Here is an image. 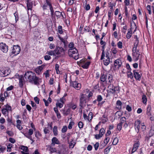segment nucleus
Listing matches in <instances>:
<instances>
[{
	"label": "nucleus",
	"mask_w": 154,
	"mask_h": 154,
	"mask_svg": "<svg viewBox=\"0 0 154 154\" xmlns=\"http://www.w3.org/2000/svg\"><path fill=\"white\" fill-rule=\"evenodd\" d=\"M95 138L96 139H100V138L102 137L101 135H100L99 134H97L95 135Z\"/></svg>",
	"instance_id": "4d7b16f0"
},
{
	"label": "nucleus",
	"mask_w": 154,
	"mask_h": 154,
	"mask_svg": "<svg viewBox=\"0 0 154 154\" xmlns=\"http://www.w3.org/2000/svg\"><path fill=\"white\" fill-rule=\"evenodd\" d=\"M57 127L56 126H54L53 128V132L54 136H57Z\"/></svg>",
	"instance_id": "a878e982"
},
{
	"label": "nucleus",
	"mask_w": 154,
	"mask_h": 154,
	"mask_svg": "<svg viewBox=\"0 0 154 154\" xmlns=\"http://www.w3.org/2000/svg\"><path fill=\"white\" fill-rule=\"evenodd\" d=\"M55 14L58 18L60 17L61 16L63 17L62 13H61L59 11H56L55 12Z\"/></svg>",
	"instance_id": "cd10ccee"
},
{
	"label": "nucleus",
	"mask_w": 154,
	"mask_h": 154,
	"mask_svg": "<svg viewBox=\"0 0 154 154\" xmlns=\"http://www.w3.org/2000/svg\"><path fill=\"white\" fill-rule=\"evenodd\" d=\"M126 119L125 117H122L121 119V122L120 123L122 125L124 122L126 121Z\"/></svg>",
	"instance_id": "37998d69"
},
{
	"label": "nucleus",
	"mask_w": 154,
	"mask_h": 154,
	"mask_svg": "<svg viewBox=\"0 0 154 154\" xmlns=\"http://www.w3.org/2000/svg\"><path fill=\"white\" fill-rule=\"evenodd\" d=\"M78 125L79 128L80 129H81L83 128L84 126V124L82 122L80 121L78 123Z\"/></svg>",
	"instance_id": "58836bf2"
},
{
	"label": "nucleus",
	"mask_w": 154,
	"mask_h": 154,
	"mask_svg": "<svg viewBox=\"0 0 154 154\" xmlns=\"http://www.w3.org/2000/svg\"><path fill=\"white\" fill-rule=\"evenodd\" d=\"M49 148V150L50 151V153L51 154L54 152L57 153V150L55 148H54L53 147H48Z\"/></svg>",
	"instance_id": "aec40b11"
},
{
	"label": "nucleus",
	"mask_w": 154,
	"mask_h": 154,
	"mask_svg": "<svg viewBox=\"0 0 154 154\" xmlns=\"http://www.w3.org/2000/svg\"><path fill=\"white\" fill-rule=\"evenodd\" d=\"M107 80L109 83L110 84L112 80V76L110 74L107 75Z\"/></svg>",
	"instance_id": "5701e85b"
},
{
	"label": "nucleus",
	"mask_w": 154,
	"mask_h": 154,
	"mask_svg": "<svg viewBox=\"0 0 154 154\" xmlns=\"http://www.w3.org/2000/svg\"><path fill=\"white\" fill-rule=\"evenodd\" d=\"M80 65L81 67L84 69H87L88 68L89 65L90 64V63L89 62H88L86 63H85L84 60H81L80 62Z\"/></svg>",
	"instance_id": "6e6552de"
},
{
	"label": "nucleus",
	"mask_w": 154,
	"mask_h": 154,
	"mask_svg": "<svg viewBox=\"0 0 154 154\" xmlns=\"http://www.w3.org/2000/svg\"><path fill=\"white\" fill-rule=\"evenodd\" d=\"M103 99L102 96L100 95H98L97 97V100L99 102H100Z\"/></svg>",
	"instance_id": "ea45409f"
},
{
	"label": "nucleus",
	"mask_w": 154,
	"mask_h": 154,
	"mask_svg": "<svg viewBox=\"0 0 154 154\" xmlns=\"http://www.w3.org/2000/svg\"><path fill=\"white\" fill-rule=\"evenodd\" d=\"M134 75L135 78L137 79L140 80V75L137 72H136L135 70L133 71Z\"/></svg>",
	"instance_id": "6ab92c4d"
},
{
	"label": "nucleus",
	"mask_w": 154,
	"mask_h": 154,
	"mask_svg": "<svg viewBox=\"0 0 154 154\" xmlns=\"http://www.w3.org/2000/svg\"><path fill=\"white\" fill-rule=\"evenodd\" d=\"M108 91L109 93L113 94L116 92V91H119V87L115 86L109 84V85L108 87Z\"/></svg>",
	"instance_id": "20e7f679"
},
{
	"label": "nucleus",
	"mask_w": 154,
	"mask_h": 154,
	"mask_svg": "<svg viewBox=\"0 0 154 154\" xmlns=\"http://www.w3.org/2000/svg\"><path fill=\"white\" fill-rule=\"evenodd\" d=\"M128 33L127 34L126 37L128 39H129L131 37L132 33L131 29L130 30H128Z\"/></svg>",
	"instance_id": "c756f323"
},
{
	"label": "nucleus",
	"mask_w": 154,
	"mask_h": 154,
	"mask_svg": "<svg viewBox=\"0 0 154 154\" xmlns=\"http://www.w3.org/2000/svg\"><path fill=\"white\" fill-rule=\"evenodd\" d=\"M59 149L57 151V153L59 154H65L66 151V148L63 145H59L58 146Z\"/></svg>",
	"instance_id": "9d476101"
},
{
	"label": "nucleus",
	"mask_w": 154,
	"mask_h": 154,
	"mask_svg": "<svg viewBox=\"0 0 154 154\" xmlns=\"http://www.w3.org/2000/svg\"><path fill=\"white\" fill-rule=\"evenodd\" d=\"M132 55L134 56V59L136 60H138L139 59L140 54L139 53V51H137L134 52L132 53Z\"/></svg>",
	"instance_id": "2eb2a0df"
},
{
	"label": "nucleus",
	"mask_w": 154,
	"mask_h": 154,
	"mask_svg": "<svg viewBox=\"0 0 154 154\" xmlns=\"http://www.w3.org/2000/svg\"><path fill=\"white\" fill-rule=\"evenodd\" d=\"M2 113L4 115L6 114L8 112V111L5 108H3L2 109Z\"/></svg>",
	"instance_id": "8fccbe9b"
},
{
	"label": "nucleus",
	"mask_w": 154,
	"mask_h": 154,
	"mask_svg": "<svg viewBox=\"0 0 154 154\" xmlns=\"http://www.w3.org/2000/svg\"><path fill=\"white\" fill-rule=\"evenodd\" d=\"M75 144L76 143L75 142H73V143H72L71 142L69 143V146L70 147H72V148H73L75 145Z\"/></svg>",
	"instance_id": "0e129e2a"
},
{
	"label": "nucleus",
	"mask_w": 154,
	"mask_h": 154,
	"mask_svg": "<svg viewBox=\"0 0 154 154\" xmlns=\"http://www.w3.org/2000/svg\"><path fill=\"white\" fill-rule=\"evenodd\" d=\"M24 76L26 79H28L30 82H33L35 85H38L40 84L39 81L40 80L38 77H37L33 72L29 71L26 72Z\"/></svg>",
	"instance_id": "f257e3e1"
},
{
	"label": "nucleus",
	"mask_w": 154,
	"mask_h": 154,
	"mask_svg": "<svg viewBox=\"0 0 154 154\" xmlns=\"http://www.w3.org/2000/svg\"><path fill=\"white\" fill-rule=\"evenodd\" d=\"M116 104L117 106V108L119 110L121 109L122 108V103L121 101L119 100L117 101Z\"/></svg>",
	"instance_id": "4be33fe9"
},
{
	"label": "nucleus",
	"mask_w": 154,
	"mask_h": 154,
	"mask_svg": "<svg viewBox=\"0 0 154 154\" xmlns=\"http://www.w3.org/2000/svg\"><path fill=\"white\" fill-rule=\"evenodd\" d=\"M99 146V143L98 142H96L94 145L95 149L97 150Z\"/></svg>",
	"instance_id": "5fc2aeb1"
},
{
	"label": "nucleus",
	"mask_w": 154,
	"mask_h": 154,
	"mask_svg": "<svg viewBox=\"0 0 154 154\" xmlns=\"http://www.w3.org/2000/svg\"><path fill=\"white\" fill-rule=\"evenodd\" d=\"M52 142L56 144H60V142L58 139L55 137H53L51 140Z\"/></svg>",
	"instance_id": "b1692460"
},
{
	"label": "nucleus",
	"mask_w": 154,
	"mask_h": 154,
	"mask_svg": "<svg viewBox=\"0 0 154 154\" xmlns=\"http://www.w3.org/2000/svg\"><path fill=\"white\" fill-rule=\"evenodd\" d=\"M27 6L28 10H31L32 8V2L30 0H28L27 1Z\"/></svg>",
	"instance_id": "a211bd4d"
},
{
	"label": "nucleus",
	"mask_w": 154,
	"mask_h": 154,
	"mask_svg": "<svg viewBox=\"0 0 154 154\" xmlns=\"http://www.w3.org/2000/svg\"><path fill=\"white\" fill-rule=\"evenodd\" d=\"M0 50H1L3 52L6 53L8 51V46L5 43H0Z\"/></svg>",
	"instance_id": "0eeeda50"
},
{
	"label": "nucleus",
	"mask_w": 154,
	"mask_h": 154,
	"mask_svg": "<svg viewBox=\"0 0 154 154\" xmlns=\"http://www.w3.org/2000/svg\"><path fill=\"white\" fill-rule=\"evenodd\" d=\"M122 128V125L119 123L118 124L117 126V130L119 131H120L121 130Z\"/></svg>",
	"instance_id": "a18cd8bd"
},
{
	"label": "nucleus",
	"mask_w": 154,
	"mask_h": 154,
	"mask_svg": "<svg viewBox=\"0 0 154 154\" xmlns=\"http://www.w3.org/2000/svg\"><path fill=\"white\" fill-rule=\"evenodd\" d=\"M68 46L70 49H74L75 48L74 47V44L73 42H70Z\"/></svg>",
	"instance_id": "72a5a7b5"
},
{
	"label": "nucleus",
	"mask_w": 154,
	"mask_h": 154,
	"mask_svg": "<svg viewBox=\"0 0 154 154\" xmlns=\"http://www.w3.org/2000/svg\"><path fill=\"white\" fill-rule=\"evenodd\" d=\"M5 106V108L8 111V110H11V107L8 104H7Z\"/></svg>",
	"instance_id": "de8ad7c7"
},
{
	"label": "nucleus",
	"mask_w": 154,
	"mask_h": 154,
	"mask_svg": "<svg viewBox=\"0 0 154 154\" xmlns=\"http://www.w3.org/2000/svg\"><path fill=\"white\" fill-rule=\"evenodd\" d=\"M118 141H119V140H118V138H117V137H115L114 139L113 140V141L112 143L113 145H116L118 142Z\"/></svg>",
	"instance_id": "4c0bfd02"
},
{
	"label": "nucleus",
	"mask_w": 154,
	"mask_h": 154,
	"mask_svg": "<svg viewBox=\"0 0 154 154\" xmlns=\"http://www.w3.org/2000/svg\"><path fill=\"white\" fill-rule=\"evenodd\" d=\"M54 52L56 55H60V56H63L65 54V50L61 47L56 46L54 50Z\"/></svg>",
	"instance_id": "7ed1b4c3"
},
{
	"label": "nucleus",
	"mask_w": 154,
	"mask_h": 154,
	"mask_svg": "<svg viewBox=\"0 0 154 154\" xmlns=\"http://www.w3.org/2000/svg\"><path fill=\"white\" fill-rule=\"evenodd\" d=\"M106 76L107 75L101 73L100 77V81L103 82H105L106 79Z\"/></svg>",
	"instance_id": "412c9836"
},
{
	"label": "nucleus",
	"mask_w": 154,
	"mask_h": 154,
	"mask_svg": "<svg viewBox=\"0 0 154 154\" xmlns=\"http://www.w3.org/2000/svg\"><path fill=\"white\" fill-rule=\"evenodd\" d=\"M67 129V126H64L61 130V131L63 133H65Z\"/></svg>",
	"instance_id": "a19ab883"
},
{
	"label": "nucleus",
	"mask_w": 154,
	"mask_h": 154,
	"mask_svg": "<svg viewBox=\"0 0 154 154\" xmlns=\"http://www.w3.org/2000/svg\"><path fill=\"white\" fill-rule=\"evenodd\" d=\"M20 149L26 152L28 151V148L26 146H21Z\"/></svg>",
	"instance_id": "2f4dec72"
},
{
	"label": "nucleus",
	"mask_w": 154,
	"mask_h": 154,
	"mask_svg": "<svg viewBox=\"0 0 154 154\" xmlns=\"http://www.w3.org/2000/svg\"><path fill=\"white\" fill-rule=\"evenodd\" d=\"M105 130L103 128H101L99 131V134L101 135L102 136H103V135L105 133Z\"/></svg>",
	"instance_id": "473e14b6"
},
{
	"label": "nucleus",
	"mask_w": 154,
	"mask_h": 154,
	"mask_svg": "<svg viewBox=\"0 0 154 154\" xmlns=\"http://www.w3.org/2000/svg\"><path fill=\"white\" fill-rule=\"evenodd\" d=\"M6 133L9 136L12 137L14 135V133L13 132L9 131H7Z\"/></svg>",
	"instance_id": "c9c22d12"
},
{
	"label": "nucleus",
	"mask_w": 154,
	"mask_h": 154,
	"mask_svg": "<svg viewBox=\"0 0 154 154\" xmlns=\"http://www.w3.org/2000/svg\"><path fill=\"white\" fill-rule=\"evenodd\" d=\"M110 148H111L109 147H108L104 149V152H105V154H107L108 153L109 151Z\"/></svg>",
	"instance_id": "c03bdc74"
},
{
	"label": "nucleus",
	"mask_w": 154,
	"mask_h": 154,
	"mask_svg": "<svg viewBox=\"0 0 154 154\" xmlns=\"http://www.w3.org/2000/svg\"><path fill=\"white\" fill-rule=\"evenodd\" d=\"M56 105L57 107H59L60 108H61L63 106V104L60 103H56Z\"/></svg>",
	"instance_id": "680f3d73"
},
{
	"label": "nucleus",
	"mask_w": 154,
	"mask_h": 154,
	"mask_svg": "<svg viewBox=\"0 0 154 154\" xmlns=\"http://www.w3.org/2000/svg\"><path fill=\"white\" fill-rule=\"evenodd\" d=\"M70 111V110L69 109H67L66 111H64L63 112V114L64 115L67 116L69 114Z\"/></svg>",
	"instance_id": "f704fd0d"
},
{
	"label": "nucleus",
	"mask_w": 154,
	"mask_h": 154,
	"mask_svg": "<svg viewBox=\"0 0 154 154\" xmlns=\"http://www.w3.org/2000/svg\"><path fill=\"white\" fill-rule=\"evenodd\" d=\"M9 141L12 143H15L16 142L15 140L14 139L11 137L9 138Z\"/></svg>",
	"instance_id": "bf43d9fd"
},
{
	"label": "nucleus",
	"mask_w": 154,
	"mask_h": 154,
	"mask_svg": "<svg viewBox=\"0 0 154 154\" xmlns=\"http://www.w3.org/2000/svg\"><path fill=\"white\" fill-rule=\"evenodd\" d=\"M71 106L72 109L73 110H75L77 107V106L75 104H71Z\"/></svg>",
	"instance_id": "338daca9"
},
{
	"label": "nucleus",
	"mask_w": 154,
	"mask_h": 154,
	"mask_svg": "<svg viewBox=\"0 0 154 154\" xmlns=\"http://www.w3.org/2000/svg\"><path fill=\"white\" fill-rule=\"evenodd\" d=\"M105 51L102 52L100 58V60H102L105 57Z\"/></svg>",
	"instance_id": "13d9d810"
},
{
	"label": "nucleus",
	"mask_w": 154,
	"mask_h": 154,
	"mask_svg": "<svg viewBox=\"0 0 154 154\" xmlns=\"http://www.w3.org/2000/svg\"><path fill=\"white\" fill-rule=\"evenodd\" d=\"M74 124V122H70L68 126V128L69 129H72V125H73Z\"/></svg>",
	"instance_id": "79ce46f5"
},
{
	"label": "nucleus",
	"mask_w": 154,
	"mask_h": 154,
	"mask_svg": "<svg viewBox=\"0 0 154 154\" xmlns=\"http://www.w3.org/2000/svg\"><path fill=\"white\" fill-rule=\"evenodd\" d=\"M46 54H48V55H50L51 56H52V55L56 56V54L54 52V50L53 51H48L46 52Z\"/></svg>",
	"instance_id": "c85d7f7f"
},
{
	"label": "nucleus",
	"mask_w": 154,
	"mask_h": 154,
	"mask_svg": "<svg viewBox=\"0 0 154 154\" xmlns=\"http://www.w3.org/2000/svg\"><path fill=\"white\" fill-rule=\"evenodd\" d=\"M74 49L75 50L72 51L73 49H69L68 50V53L69 56L70 57H73L72 54L77 53L78 52V50L76 48H75Z\"/></svg>",
	"instance_id": "f8f14e48"
},
{
	"label": "nucleus",
	"mask_w": 154,
	"mask_h": 154,
	"mask_svg": "<svg viewBox=\"0 0 154 154\" xmlns=\"http://www.w3.org/2000/svg\"><path fill=\"white\" fill-rule=\"evenodd\" d=\"M10 73V71L7 69L5 68L0 71V75L1 76L4 77L8 75Z\"/></svg>",
	"instance_id": "1a4fd4ad"
},
{
	"label": "nucleus",
	"mask_w": 154,
	"mask_h": 154,
	"mask_svg": "<svg viewBox=\"0 0 154 154\" xmlns=\"http://www.w3.org/2000/svg\"><path fill=\"white\" fill-rule=\"evenodd\" d=\"M103 63L105 66H107L110 62V59L109 57V58H107V59L105 60H104L103 61Z\"/></svg>",
	"instance_id": "bb28decb"
},
{
	"label": "nucleus",
	"mask_w": 154,
	"mask_h": 154,
	"mask_svg": "<svg viewBox=\"0 0 154 154\" xmlns=\"http://www.w3.org/2000/svg\"><path fill=\"white\" fill-rule=\"evenodd\" d=\"M87 96L85 94H82L80 96L79 98V106H80V109L83 108L85 106L86 102Z\"/></svg>",
	"instance_id": "f03ea898"
},
{
	"label": "nucleus",
	"mask_w": 154,
	"mask_h": 154,
	"mask_svg": "<svg viewBox=\"0 0 154 154\" xmlns=\"http://www.w3.org/2000/svg\"><path fill=\"white\" fill-rule=\"evenodd\" d=\"M146 9L148 11V13L149 14H151V7L150 5H148L146 7Z\"/></svg>",
	"instance_id": "3c124183"
},
{
	"label": "nucleus",
	"mask_w": 154,
	"mask_h": 154,
	"mask_svg": "<svg viewBox=\"0 0 154 154\" xmlns=\"http://www.w3.org/2000/svg\"><path fill=\"white\" fill-rule=\"evenodd\" d=\"M12 144L10 143H9L8 145L7 146V151H9V152H10L11 151V148L12 146Z\"/></svg>",
	"instance_id": "e433bc0d"
},
{
	"label": "nucleus",
	"mask_w": 154,
	"mask_h": 154,
	"mask_svg": "<svg viewBox=\"0 0 154 154\" xmlns=\"http://www.w3.org/2000/svg\"><path fill=\"white\" fill-rule=\"evenodd\" d=\"M112 51L114 54H116L117 52V50L116 48H112Z\"/></svg>",
	"instance_id": "774afa93"
},
{
	"label": "nucleus",
	"mask_w": 154,
	"mask_h": 154,
	"mask_svg": "<svg viewBox=\"0 0 154 154\" xmlns=\"http://www.w3.org/2000/svg\"><path fill=\"white\" fill-rule=\"evenodd\" d=\"M33 133V131L32 129L30 128L29 129V131L28 132V134L29 136H31L32 134Z\"/></svg>",
	"instance_id": "e2e57ef3"
},
{
	"label": "nucleus",
	"mask_w": 154,
	"mask_h": 154,
	"mask_svg": "<svg viewBox=\"0 0 154 154\" xmlns=\"http://www.w3.org/2000/svg\"><path fill=\"white\" fill-rule=\"evenodd\" d=\"M60 40L63 43L64 46V47L65 48H66L67 47V42L66 41V39L68 38V36L67 35L65 36L64 37V38L61 37L60 35L58 36Z\"/></svg>",
	"instance_id": "9b49d317"
},
{
	"label": "nucleus",
	"mask_w": 154,
	"mask_h": 154,
	"mask_svg": "<svg viewBox=\"0 0 154 154\" xmlns=\"http://www.w3.org/2000/svg\"><path fill=\"white\" fill-rule=\"evenodd\" d=\"M21 50L20 47L18 45H14L11 52V54L15 55L19 54Z\"/></svg>",
	"instance_id": "39448f33"
},
{
	"label": "nucleus",
	"mask_w": 154,
	"mask_h": 154,
	"mask_svg": "<svg viewBox=\"0 0 154 154\" xmlns=\"http://www.w3.org/2000/svg\"><path fill=\"white\" fill-rule=\"evenodd\" d=\"M93 116L92 113L91 112H90L88 114V119L89 121V119H90V120H91L93 118Z\"/></svg>",
	"instance_id": "09e8293b"
},
{
	"label": "nucleus",
	"mask_w": 154,
	"mask_h": 154,
	"mask_svg": "<svg viewBox=\"0 0 154 154\" xmlns=\"http://www.w3.org/2000/svg\"><path fill=\"white\" fill-rule=\"evenodd\" d=\"M57 29L58 32L60 34H62L63 33V31L62 29V27L61 26H59L57 27Z\"/></svg>",
	"instance_id": "7c9ffc66"
},
{
	"label": "nucleus",
	"mask_w": 154,
	"mask_h": 154,
	"mask_svg": "<svg viewBox=\"0 0 154 154\" xmlns=\"http://www.w3.org/2000/svg\"><path fill=\"white\" fill-rule=\"evenodd\" d=\"M124 3L126 6H128L130 4V0H125Z\"/></svg>",
	"instance_id": "69168bd1"
},
{
	"label": "nucleus",
	"mask_w": 154,
	"mask_h": 154,
	"mask_svg": "<svg viewBox=\"0 0 154 154\" xmlns=\"http://www.w3.org/2000/svg\"><path fill=\"white\" fill-rule=\"evenodd\" d=\"M141 123L140 121L138 120L136 121L134 123L135 128H136L138 130L140 129Z\"/></svg>",
	"instance_id": "f3484780"
},
{
	"label": "nucleus",
	"mask_w": 154,
	"mask_h": 154,
	"mask_svg": "<svg viewBox=\"0 0 154 154\" xmlns=\"http://www.w3.org/2000/svg\"><path fill=\"white\" fill-rule=\"evenodd\" d=\"M19 86L20 88H22L23 85V79L22 75H20L19 76Z\"/></svg>",
	"instance_id": "dca6fc26"
},
{
	"label": "nucleus",
	"mask_w": 154,
	"mask_h": 154,
	"mask_svg": "<svg viewBox=\"0 0 154 154\" xmlns=\"http://www.w3.org/2000/svg\"><path fill=\"white\" fill-rule=\"evenodd\" d=\"M34 100L35 102L37 104L39 103V99L37 97H35L34 98Z\"/></svg>",
	"instance_id": "052dcab7"
},
{
	"label": "nucleus",
	"mask_w": 154,
	"mask_h": 154,
	"mask_svg": "<svg viewBox=\"0 0 154 154\" xmlns=\"http://www.w3.org/2000/svg\"><path fill=\"white\" fill-rule=\"evenodd\" d=\"M70 85L77 90H79L81 87V84L76 81L70 82Z\"/></svg>",
	"instance_id": "423d86ee"
},
{
	"label": "nucleus",
	"mask_w": 154,
	"mask_h": 154,
	"mask_svg": "<svg viewBox=\"0 0 154 154\" xmlns=\"http://www.w3.org/2000/svg\"><path fill=\"white\" fill-rule=\"evenodd\" d=\"M127 29L126 25H125L123 27L122 30V32H123V33L125 34L126 33Z\"/></svg>",
	"instance_id": "6e6d98bb"
},
{
	"label": "nucleus",
	"mask_w": 154,
	"mask_h": 154,
	"mask_svg": "<svg viewBox=\"0 0 154 154\" xmlns=\"http://www.w3.org/2000/svg\"><path fill=\"white\" fill-rule=\"evenodd\" d=\"M117 45L118 47L120 49L122 48V43L121 41L117 43Z\"/></svg>",
	"instance_id": "49530a36"
},
{
	"label": "nucleus",
	"mask_w": 154,
	"mask_h": 154,
	"mask_svg": "<svg viewBox=\"0 0 154 154\" xmlns=\"http://www.w3.org/2000/svg\"><path fill=\"white\" fill-rule=\"evenodd\" d=\"M151 109V107L150 105H148L147 108L146 114L148 116H150L151 115V113L150 112Z\"/></svg>",
	"instance_id": "393cba45"
},
{
	"label": "nucleus",
	"mask_w": 154,
	"mask_h": 154,
	"mask_svg": "<svg viewBox=\"0 0 154 154\" xmlns=\"http://www.w3.org/2000/svg\"><path fill=\"white\" fill-rule=\"evenodd\" d=\"M122 64L121 60L119 59H117L114 61V65L115 68L117 67L119 69L121 67Z\"/></svg>",
	"instance_id": "ddd939ff"
},
{
	"label": "nucleus",
	"mask_w": 154,
	"mask_h": 154,
	"mask_svg": "<svg viewBox=\"0 0 154 154\" xmlns=\"http://www.w3.org/2000/svg\"><path fill=\"white\" fill-rule=\"evenodd\" d=\"M44 59L46 60H48L51 59V57L48 55H46L44 56Z\"/></svg>",
	"instance_id": "864d4df0"
},
{
	"label": "nucleus",
	"mask_w": 154,
	"mask_h": 154,
	"mask_svg": "<svg viewBox=\"0 0 154 154\" xmlns=\"http://www.w3.org/2000/svg\"><path fill=\"white\" fill-rule=\"evenodd\" d=\"M109 140V138L108 137H106L104 140V142L106 144H107Z\"/></svg>",
	"instance_id": "603ef678"
},
{
	"label": "nucleus",
	"mask_w": 154,
	"mask_h": 154,
	"mask_svg": "<svg viewBox=\"0 0 154 154\" xmlns=\"http://www.w3.org/2000/svg\"><path fill=\"white\" fill-rule=\"evenodd\" d=\"M45 65L43 64L36 68L35 69L36 73H38L39 75L41 73L42 71L45 68Z\"/></svg>",
	"instance_id": "4468645a"
}]
</instances>
